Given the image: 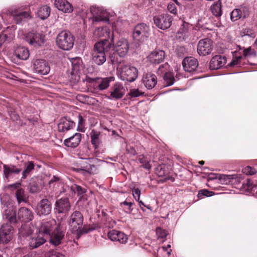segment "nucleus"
Segmentation results:
<instances>
[{"instance_id": "obj_1", "label": "nucleus", "mask_w": 257, "mask_h": 257, "mask_svg": "<svg viewBox=\"0 0 257 257\" xmlns=\"http://www.w3.org/2000/svg\"><path fill=\"white\" fill-rule=\"evenodd\" d=\"M53 223V221L41 223V225L36 229V232L38 231L39 233L30 236L29 245L31 247H38L46 242L47 237L50 235V230Z\"/></svg>"}, {"instance_id": "obj_2", "label": "nucleus", "mask_w": 257, "mask_h": 257, "mask_svg": "<svg viewBox=\"0 0 257 257\" xmlns=\"http://www.w3.org/2000/svg\"><path fill=\"white\" fill-rule=\"evenodd\" d=\"M111 48V43L108 40H102L95 43L92 54V61L98 65H102L106 60L105 53Z\"/></svg>"}, {"instance_id": "obj_3", "label": "nucleus", "mask_w": 257, "mask_h": 257, "mask_svg": "<svg viewBox=\"0 0 257 257\" xmlns=\"http://www.w3.org/2000/svg\"><path fill=\"white\" fill-rule=\"evenodd\" d=\"M110 43L111 45H113V49L116 52L110 55V60L112 64L119 63L120 60L117 56L119 57H123L126 55L129 49V43L127 39L123 38H119L114 42V38L112 36Z\"/></svg>"}, {"instance_id": "obj_4", "label": "nucleus", "mask_w": 257, "mask_h": 257, "mask_svg": "<svg viewBox=\"0 0 257 257\" xmlns=\"http://www.w3.org/2000/svg\"><path fill=\"white\" fill-rule=\"evenodd\" d=\"M74 41V38L71 33L67 31L60 32L56 38L57 46L64 50H69L72 48Z\"/></svg>"}, {"instance_id": "obj_5", "label": "nucleus", "mask_w": 257, "mask_h": 257, "mask_svg": "<svg viewBox=\"0 0 257 257\" xmlns=\"http://www.w3.org/2000/svg\"><path fill=\"white\" fill-rule=\"evenodd\" d=\"M150 32L149 26L144 23H140L135 27L133 37L136 41L143 42L149 37Z\"/></svg>"}, {"instance_id": "obj_6", "label": "nucleus", "mask_w": 257, "mask_h": 257, "mask_svg": "<svg viewBox=\"0 0 257 257\" xmlns=\"http://www.w3.org/2000/svg\"><path fill=\"white\" fill-rule=\"evenodd\" d=\"M53 199V194H47L45 198L40 201L37 209V214L41 215H47L51 212L52 202Z\"/></svg>"}, {"instance_id": "obj_7", "label": "nucleus", "mask_w": 257, "mask_h": 257, "mask_svg": "<svg viewBox=\"0 0 257 257\" xmlns=\"http://www.w3.org/2000/svg\"><path fill=\"white\" fill-rule=\"evenodd\" d=\"M83 216L80 211L76 210L72 213L68 223L72 232H76L80 230L83 225Z\"/></svg>"}, {"instance_id": "obj_8", "label": "nucleus", "mask_w": 257, "mask_h": 257, "mask_svg": "<svg viewBox=\"0 0 257 257\" xmlns=\"http://www.w3.org/2000/svg\"><path fill=\"white\" fill-rule=\"evenodd\" d=\"M120 78L129 82L134 81L138 76V69L131 65H125L120 68Z\"/></svg>"}, {"instance_id": "obj_9", "label": "nucleus", "mask_w": 257, "mask_h": 257, "mask_svg": "<svg viewBox=\"0 0 257 257\" xmlns=\"http://www.w3.org/2000/svg\"><path fill=\"white\" fill-rule=\"evenodd\" d=\"M213 47V42L211 39H202L198 43L197 52L200 56H206L211 54Z\"/></svg>"}, {"instance_id": "obj_10", "label": "nucleus", "mask_w": 257, "mask_h": 257, "mask_svg": "<svg viewBox=\"0 0 257 257\" xmlns=\"http://www.w3.org/2000/svg\"><path fill=\"white\" fill-rule=\"evenodd\" d=\"M33 69L34 72L45 75L49 73L50 67L44 59H38L33 61Z\"/></svg>"}, {"instance_id": "obj_11", "label": "nucleus", "mask_w": 257, "mask_h": 257, "mask_svg": "<svg viewBox=\"0 0 257 257\" xmlns=\"http://www.w3.org/2000/svg\"><path fill=\"white\" fill-rule=\"evenodd\" d=\"M193 27L188 23L183 22L178 30L176 37L180 41L186 40L191 36Z\"/></svg>"}, {"instance_id": "obj_12", "label": "nucleus", "mask_w": 257, "mask_h": 257, "mask_svg": "<svg viewBox=\"0 0 257 257\" xmlns=\"http://www.w3.org/2000/svg\"><path fill=\"white\" fill-rule=\"evenodd\" d=\"M154 22L157 28L165 30L170 27L172 19L169 15L165 14L154 17Z\"/></svg>"}, {"instance_id": "obj_13", "label": "nucleus", "mask_w": 257, "mask_h": 257, "mask_svg": "<svg viewBox=\"0 0 257 257\" xmlns=\"http://www.w3.org/2000/svg\"><path fill=\"white\" fill-rule=\"evenodd\" d=\"M13 227L10 223H4L0 228V242L7 244L12 239Z\"/></svg>"}, {"instance_id": "obj_14", "label": "nucleus", "mask_w": 257, "mask_h": 257, "mask_svg": "<svg viewBox=\"0 0 257 257\" xmlns=\"http://www.w3.org/2000/svg\"><path fill=\"white\" fill-rule=\"evenodd\" d=\"M125 89L123 85L119 82H116L111 87L108 98L111 100H117L121 98L125 94Z\"/></svg>"}, {"instance_id": "obj_15", "label": "nucleus", "mask_w": 257, "mask_h": 257, "mask_svg": "<svg viewBox=\"0 0 257 257\" xmlns=\"http://www.w3.org/2000/svg\"><path fill=\"white\" fill-rule=\"evenodd\" d=\"M53 221L54 223L52 225V227L50 230V235L47 238L50 237V242L54 245H58L61 243L62 239L64 237V231L60 228V227H57L54 231L51 233V231L54 228V225L55 224L54 220H51L49 222Z\"/></svg>"}, {"instance_id": "obj_16", "label": "nucleus", "mask_w": 257, "mask_h": 257, "mask_svg": "<svg viewBox=\"0 0 257 257\" xmlns=\"http://www.w3.org/2000/svg\"><path fill=\"white\" fill-rule=\"evenodd\" d=\"M71 208V204L67 197L57 200L55 203L54 211L58 213H66Z\"/></svg>"}, {"instance_id": "obj_17", "label": "nucleus", "mask_w": 257, "mask_h": 257, "mask_svg": "<svg viewBox=\"0 0 257 257\" xmlns=\"http://www.w3.org/2000/svg\"><path fill=\"white\" fill-rule=\"evenodd\" d=\"M44 36L40 33H29L25 37L26 41L34 47L41 46L44 42Z\"/></svg>"}, {"instance_id": "obj_18", "label": "nucleus", "mask_w": 257, "mask_h": 257, "mask_svg": "<svg viewBox=\"0 0 257 257\" xmlns=\"http://www.w3.org/2000/svg\"><path fill=\"white\" fill-rule=\"evenodd\" d=\"M182 65L186 72L192 73L198 66V62L196 59L192 57L185 58L182 62Z\"/></svg>"}, {"instance_id": "obj_19", "label": "nucleus", "mask_w": 257, "mask_h": 257, "mask_svg": "<svg viewBox=\"0 0 257 257\" xmlns=\"http://www.w3.org/2000/svg\"><path fill=\"white\" fill-rule=\"evenodd\" d=\"M142 81L147 89H151L156 86L157 83V78L154 74L148 73L143 75Z\"/></svg>"}, {"instance_id": "obj_20", "label": "nucleus", "mask_w": 257, "mask_h": 257, "mask_svg": "<svg viewBox=\"0 0 257 257\" xmlns=\"http://www.w3.org/2000/svg\"><path fill=\"white\" fill-rule=\"evenodd\" d=\"M216 178H218L220 182L222 184H228L233 183V180L235 182H239L241 179V174H232V175H224L219 174L217 175Z\"/></svg>"}, {"instance_id": "obj_21", "label": "nucleus", "mask_w": 257, "mask_h": 257, "mask_svg": "<svg viewBox=\"0 0 257 257\" xmlns=\"http://www.w3.org/2000/svg\"><path fill=\"white\" fill-rule=\"evenodd\" d=\"M226 63V58L225 56L216 55L211 58L209 67L212 70L218 69L223 67Z\"/></svg>"}, {"instance_id": "obj_22", "label": "nucleus", "mask_w": 257, "mask_h": 257, "mask_svg": "<svg viewBox=\"0 0 257 257\" xmlns=\"http://www.w3.org/2000/svg\"><path fill=\"white\" fill-rule=\"evenodd\" d=\"M108 237L111 240L121 243H125L127 240V237L124 233L116 230L110 231L108 233Z\"/></svg>"}, {"instance_id": "obj_23", "label": "nucleus", "mask_w": 257, "mask_h": 257, "mask_svg": "<svg viewBox=\"0 0 257 257\" xmlns=\"http://www.w3.org/2000/svg\"><path fill=\"white\" fill-rule=\"evenodd\" d=\"M95 38H103L104 40H107L108 38L113 37V33L111 32L110 29L106 27H99L96 29L93 33Z\"/></svg>"}, {"instance_id": "obj_24", "label": "nucleus", "mask_w": 257, "mask_h": 257, "mask_svg": "<svg viewBox=\"0 0 257 257\" xmlns=\"http://www.w3.org/2000/svg\"><path fill=\"white\" fill-rule=\"evenodd\" d=\"M165 57V53L163 50H156L151 52L148 56V60L153 64H159L162 62Z\"/></svg>"}, {"instance_id": "obj_25", "label": "nucleus", "mask_w": 257, "mask_h": 257, "mask_svg": "<svg viewBox=\"0 0 257 257\" xmlns=\"http://www.w3.org/2000/svg\"><path fill=\"white\" fill-rule=\"evenodd\" d=\"M11 16L13 20L17 23H21L23 20L30 18V14L27 12H21L17 9L12 10Z\"/></svg>"}, {"instance_id": "obj_26", "label": "nucleus", "mask_w": 257, "mask_h": 257, "mask_svg": "<svg viewBox=\"0 0 257 257\" xmlns=\"http://www.w3.org/2000/svg\"><path fill=\"white\" fill-rule=\"evenodd\" d=\"M55 6L64 13H71L73 11L72 6L66 0H55Z\"/></svg>"}, {"instance_id": "obj_27", "label": "nucleus", "mask_w": 257, "mask_h": 257, "mask_svg": "<svg viewBox=\"0 0 257 257\" xmlns=\"http://www.w3.org/2000/svg\"><path fill=\"white\" fill-rule=\"evenodd\" d=\"M75 127V123L66 118H62L60 119L58 124V128L59 132H66L73 128Z\"/></svg>"}, {"instance_id": "obj_28", "label": "nucleus", "mask_w": 257, "mask_h": 257, "mask_svg": "<svg viewBox=\"0 0 257 257\" xmlns=\"http://www.w3.org/2000/svg\"><path fill=\"white\" fill-rule=\"evenodd\" d=\"M14 55L19 59L26 60L30 56V52L27 48L19 46L15 48Z\"/></svg>"}, {"instance_id": "obj_29", "label": "nucleus", "mask_w": 257, "mask_h": 257, "mask_svg": "<svg viewBox=\"0 0 257 257\" xmlns=\"http://www.w3.org/2000/svg\"><path fill=\"white\" fill-rule=\"evenodd\" d=\"M81 140V134L75 133L73 136L65 140L64 144L68 147L76 148Z\"/></svg>"}, {"instance_id": "obj_30", "label": "nucleus", "mask_w": 257, "mask_h": 257, "mask_svg": "<svg viewBox=\"0 0 257 257\" xmlns=\"http://www.w3.org/2000/svg\"><path fill=\"white\" fill-rule=\"evenodd\" d=\"M100 10L98 8H96L95 7H91L90 8V12L94 17V21L96 22H107L109 21L107 13L103 11H100L99 13L98 12Z\"/></svg>"}, {"instance_id": "obj_31", "label": "nucleus", "mask_w": 257, "mask_h": 257, "mask_svg": "<svg viewBox=\"0 0 257 257\" xmlns=\"http://www.w3.org/2000/svg\"><path fill=\"white\" fill-rule=\"evenodd\" d=\"M114 81V77L110 76L105 78H97L96 81V85L99 90H103L107 88L110 82Z\"/></svg>"}, {"instance_id": "obj_32", "label": "nucleus", "mask_w": 257, "mask_h": 257, "mask_svg": "<svg viewBox=\"0 0 257 257\" xmlns=\"http://www.w3.org/2000/svg\"><path fill=\"white\" fill-rule=\"evenodd\" d=\"M18 216L20 219L25 222L30 221L33 218V212L26 207H22L19 209Z\"/></svg>"}, {"instance_id": "obj_33", "label": "nucleus", "mask_w": 257, "mask_h": 257, "mask_svg": "<svg viewBox=\"0 0 257 257\" xmlns=\"http://www.w3.org/2000/svg\"><path fill=\"white\" fill-rule=\"evenodd\" d=\"M34 229H37L33 225L23 224L19 230V233L24 237L32 236Z\"/></svg>"}, {"instance_id": "obj_34", "label": "nucleus", "mask_w": 257, "mask_h": 257, "mask_svg": "<svg viewBox=\"0 0 257 257\" xmlns=\"http://www.w3.org/2000/svg\"><path fill=\"white\" fill-rule=\"evenodd\" d=\"M4 173L6 178H8L13 174H18L19 173L21 169L17 168L14 165H4Z\"/></svg>"}, {"instance_id": "obj_35", "label": "nucleus", "mask_w": 257, "mask_h": 257, "mask_svg": "<svg viewBox=\"0 0 257 257\" xmlns=\"http://www.w3.org/2000/svg\"><path fill=\"white\" fill-rule=\"evenodd\" d=\"M221 2L220 0L213 3L210 7L212 14L216 17H220L222 15Z\"/></svg>"}, {"instance_id": "obj_36", "label": "nucleus", "mask_w": 257, "mask_h": 257, "mask_svg": "<svg viewBox=\"0 0 257 257\" xmlns=\"http://www.w3.org/2000/svg\"><path fill=\"white\" fill-rule=\"evenodd\" d=\"M70 61L72 67V74L73 75L79 71L80 68L82 67V62L81 59L79 57L72 58L71 59Z\"/></svg>"}, {"instance_id": "obj_37", "label": "nucleus", "mask_w": 257, "mask_h": 257, "mask_svg": "<svg viewBox=\"0 0 257 257\" xmlns=\"http://www.w3.org/2000/svg\"><path fill=\"white\" fill-rule=\"evenodd\" d=\"M50 14V8L47 6H42L38 10L37 15L42 20L47 18Z\"/></svg>"}, {"instance_id": "obj_38", "label": "nucleus", "mask_w": 257, "mask_h": 257, "mask_svg": "<svg viewBox=\"0 0 257 257\" xmlns=\"http://www.w3.org/2000/svg\"><path fill=\"white\" fill-rule=\"evenodd\" d=\"M34 164L32 161H29L25 164V169L22 172V179H26L34 169Z\"/></svg>"}, {"instance_id": "obj_39", "label": "nucleus", "mask_w": 257, "mask_h": 257, "mask_svg": "<svg viewBox=\"0 0 257 257\" xmlns=\"http://www.w3.org/2000/svg\"><path fill=\"white\" fill-rule=\"evenodd\" d=\"M138 160L139 162L142 164V166L147 170H150L152 166L150 164V159L148 158L147 157H145L144 156H140Z\"/></svg>"}, {"instance_id": "obj_40", "label": "nucleus", "mask_w": 257, "mask_h": 257, "mask_svg": "<svg viewBox=\"0 0 257 257\" xmlns=\"http://www.w3.org/2000/svg\"><path fill=\"white\" fill-rule=\"evenodd\" d=\"M40 184H41V181L33 182L30 183L29 186L30 191L32 193L38 192L41 188Z\"/></svg>"}, {"instance_id": "obj_41", "label": "nucleus", "mask_w": 257, "mask_h": 257, "mask_svg": "<svg viewBox=\"0 0 257 257\" xmlns=\"http://www.w3.org/2000/svg\"><path fill=\"white\" fill-rule=\"evenodd\" d=\"M100 133L94 130H92L90 133L91 142L94 146H97L99 143V136Z\"/></svg>"}, {"instance_id": "obj_42", "label": "nucleus", "mask_w": 257, "mask_h": 257, "mask_svg": "<svg viewBox=\"0 0 257 257\" xmlns=\"http://www.w3.org/2000/svg\"><path fill=\"white\" fill-rule=\"evenodd\" d=\"M16 196L19 203L24 202L26 200V195L24 190L22 188L18 189L16 192Z\"/></svg>"}, {"instance_id": "obj_43", "label": "nucleus", "mask_w": 257, "mask_h": 257, "mask_svg": "<svg viewBox=\"0 0 257 257\" xmlns=\"http://www.w3.org/2000/svg\"><path fill=\"white\" fill-rule=\"evenodd\" d=\"M169 65L167 63H165L159 66L157 70V74L160 75H164L166 73L169 72Z\"/></svg>"}, {"instance_id": "obj_44", "label": "nucleus", "mask_w": 257, "mask_h": 257, "mask_svg": "<svg viewBox=\"0 0 257 257\" xmlns=\"http://www.w3.org/2000/svg\"><path fill=\"white\" fill-rule=\"evenodd\" d=\"M164 80L166 82L167 86H170L173 84L175 79L173 74L171 72H169L164 75Z\"/></svg>"}, {"instance_id": "obj_45", "label": "nucleus", "mask_w": 257, "mask_h": 257, "mask_svg": "<svg viewBox=\"0 0 257 257\" xmlns=\"http://www.w3.org/2000/svg\"><path fill=\"white\" fill-rule=\"evenodd\" d=\"M241 11L238 9L233 10L230 13V19L232 21H236L241 17Z\"/></svg>"}, {"instance_id": "obj_46", "label": "nucleus", "mask_w": 257, "mask_h": 257, "mask_svg": "<svg viewBox=\"0 0 257 257\" xmlns=\"http://www.w3.org/2000/svg\"><path fill=\"white\" fill-rule=\"evenodd\" d=\"M70 188L73 192H76L78 196L83 195L86 192L85 188L75 184L72 185Z\"/></svg>"}, {"instance_id": "obj_47", "label": "nucleus", "mask_w": 257, "mask_h": 257, "mask_svg": "<svg viewBox=\"0 0 257 257\" xmlns=\"http://www.w3.org/2000/svg\"><path fill=\"white\" fill-rule=\"evenodd\" d=\"M243 172L247 175H253L257 173V171L254 168L249 166L245 167L243 169Z\"/></svg>"}, {"instance_id": "obj_48", "label": "nucleus", "mask_w": 257, "mask_h": 257, "mask_svg": "<svg viewBox=\"0 0 257 257\" xmlns=\"http://www.w3.org/2000/svg\"><path fill=\"white\" fill-rule=\"evenodd\" d=\"M50 185L53 186L54 187L57 186H62L63 184H59V178L56 176H53V177L49 181Z\"/></svg>"}, {"instance_id": "obj_49", "label": "nucleus", "mask_w": 257, "mask_h": 257, "mask_svg": "<svg viewBox=\"0 0 257 257\" xmlns=\"http://www.w3.org/2000/svg\"><path fill=\"white\" fill-rule=\"evenodd\" d=\"M45 257H64V256L54 250H50L49 252H46L45 254Z\"/></svg>"}, {"instance_id": "obj_50", "label": "nucleus", "mask_w": 257, "mask_h": 257, "mask_svg": "<svg viewBox=\"0 0 257 257\" xmlns=\"http://www.w3.org/2000/svg\"><path fill=\"white\" fill-rule=\"evenodd\" d=\"M156 234L158 236V238H165L167 235V231L162 229L161 227H157L156 229Z\"/></svg>"}, {"instance_id": "obj_51", "label": "nucleus", "mask_w": 257, "mask_h": 257, "mask_svg": "<svg viewBox=\"0 0 257 257\" xmlns=\"http://www.w3.org/2000/svg\"><path fill=\"white\" fill-rule=\"evenodd\" d=\"M242 36H247L249 37L254 38L255 36L254 32L250 29H245L242 31Z\"/></svg>"}, {"instance_id": "obj_52", "label": "nucleus", "mask_w": 257, "mask_h": 257, "mask_svg": "<svg viewBox=\"0 0 257 257\" xmlns=\"http://www.w3.org/2000/svg\"><path fill=\"white\" fill-rule=\"evenodd\" d=\"M143 92L140 91L139 89H131L129 92V95L132 97H136L142 95Z\"/></svg>"}, {"instance_id": "obj_53", "label": "nucleus", "mask_w": 257, "mask_h": 257, "mask_svg": "<svg viewBox=\"0 0 257 257\" xmlns=\"http://www.w3.org/2000/svg\"><path fill=\"white\" fill-rule=\"evenodd\" d=\"M243 55L244 57H249L251 56H255L254 51L250 47L247 49H244L243 51Z\"/></svg>"}, {"instance_id": "obj_54", "label": "nucleus", "mask_w": 257, "mask_h": 257, "mask_svg": "<svg viewBox=\"0 0 257 257\" xmlns=\"http://www.w3.org/2000/svg\"><path fill=\"white\" fill-rule=\"evenodd\" d=\"M132 191L134 198L136 201H139L141 195V190L138 188H134Z\"/></svg>"}, {"instance_id": "obj_55", "label": "nucleus", "mask_w": 257, "mask_h": 257, "mask_svg": "<svg viewBox=\"0 0 257 257\" xmlns=\"http://www.w3.org/2000/svg\"><path fill=\"white\" fill-rule=\"evenodd\" d=\"M7 219L9 221L10 224L11 223H15L16 221V215L15 212H12L10 214H8L6 216Z\"/></svg>"}, {"instance_id": "obj_56", "label": "nucleus", "mask_w": 257, "mask_h": 257, "mask_svg": "<svg viewBox=\"0 0 257 257\" xmlns=\"http://www.w3.org/2000/svg\"><path fill=\"white\" fill-rule=\"evenodd\" d=\"M84 119L83 117L81 115L78 116V125L77 130L80 132H84V127L83 125Z\"/></svg>"}, {"instance_id": "obj_57", "label": "nucleus", "mask_w": 257, "mask_h": 257, "mask_svg": "<svg viewBox=\"0 0 257 257\" xmlns=\"http://www.w3.org/2000/svg\"><path fill=\"white\" fill-rule=\"evenodd\" d=\"M122 22L121 20H118L116 22H114L112 26V29L115 31H120L121 30V26Z\"/></svg>"}, {"instance_id": "obj_58", "label": "nucleus", "mask_w": 257, "mask_h": 257, "mask_svg": "<svg viewBox=\"0 0 257 257\" xmlns=\"http://www.w3.org/2000/svg\"><path fill=\"white\" fill-rule=\"evenodd\" d=\"M243 185L244 186V188L246 190H249L252 189L253 188V182L251 180L247 179L245 181V182L243 184Z\"/></svg>"}, {"instance_id": "obj_59", "label": "nucleus", "mask_w": 257, "mask_h": 257, "mask_svg": "<svg viewBox=\"0 0 257 257\" xmlns=\"http://www.w3.org/2000/svg\"><path fill=\"white\" fill-rule=\"evenodd\" d=\"M168 11L174 14H175L177 13V10L175 6V5L173 3H170L168 4L167 7Z\"/></svg>"}, {"instance_id": "obj_60", "label": "nucleus", "mask_w": 257, "mask_h": 257, "mask_svg": "<svg viewBox=\"0 0 257 257\" xmlns=\"http://www.w3.org/2000/svg\"><path fill=\"white\" fill-rule=\"evenodd\" d=\"M242 58V56H238L235 58H233V60L230 63V65L231 66H234L235 65L240 64V60Z\"/></svg>"}, {"instance_id": "obj_61", "label": "nucleus", "mask_w": 257, "mask_h": 257, "mask_svg": "<svg viewBox=\"0 0 257 257\" xmlns=\"http://www.w3.org/2000/svg\"><path fill=\"white\" fill-rule=\"evenodd\" d=\"M157 173L159 176H163L165 175V170L163 166H160L158 167Z\"/></svg>"}, {"instance_id": "obj_62", "label": "nucleus", "mask_w": 257, "mask_h": 257, "mask_svg": "<svg viewBox=\"0 0 257 257\" xmlns=\"http://www.w3.org/2000/svg\"><path fill=\"white\" fill-rule=\"evenodd\" d=\"M77 98L79 101L83 103H85L87 101V99L89 98V97L84 95H78L77 96Z\"/></svg>"}, {"instance_id": "obj_63", "label": "nucleus", "mask_w": 257, "mask_h": 257, "mask_svg": "<svg viewBox=\"0 0 257 257\" xmlns=\"http://www.w3.org/2000/svg\"><path fill=\"white\" fill-rule=\"evenodd\" d=\"M212 193V192H209L207 190H202L199 192L198 195L199 196L203 195L206 197L210 196V193Z\"/></svg>"}, {"instance_id": "obj_64", "label": "nucleus", "mask_w": 257, "mask_h": 257, "mask_svg": "<svg viewBox=\"0 0 257 257\" xmlns=\"http://www.w3.org/2000/svg\"><path fill=\"white\" fill-rule=\"evenodd\" d=\"M87 169L90 173H95L97 171L96 167L93 165H89Z\"/></svg>"}]
</instances>
